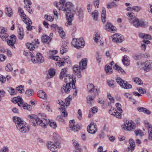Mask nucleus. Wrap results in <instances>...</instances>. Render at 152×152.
Returning <instances> with one entry per match:
<instances>
[{
    "label": "nucleus",
    "instance_id": "37",
    "mask_svg": "<svg viewBox=\"0 0 152 152\" xmlns=\"http://www.w3.org/2000/svg\"><path fill=\"white\" fill-rule=\"evenodd\" d=\"M88 90L90 92H93L94 90V86L92 84H89L87 85Z\"/></svg>",
    "mask_w": 152,
    "mask_h": 152
},
{
    "label": "nucleus",
    "instance_id": "26",
    "mask_svg": "<svg viewBox=\"0 0 152 152\" xmlns=\"http://www.w3.org/2000/svg\"><path fill=\"white\" fill-rule=\"evenodd\" d=\"M121 87L125 89H130L132 88V86L127 81H124L123 84L121 86Z\"/></svg>",
    "mask_w": 152,
    "mask_h": 152
},
{
    "label": "nucleus",
    "instance_id": "14",
    "mask_svg": "<svg viewBox=\"0 0 152 152\" xmlns=\"http://www.w3.org/2000/svg\"><path fill=\"white\" fill-rule=\"evenodd\" d=\"M105 29L110 32H115L116 31V28L109 22H107L105 26Z\"/></svg>",
    "mask_w": 152,
    "mask_h": 152
},
{
    "label": "nucleus",
    "instance_id": "20",
    "mask_svg": "<svg viewBox=\"0 0 152 152\" xmlns=\"http://www.w3.org/2000/svg\"><path fill=\"white\" fill-rule=\"evenodd\" d=\"M129 142L130 144V147H128L127 148V150L128 151H131L132 152L134 150L135 148V144L134 140L130 139L129 141Z\"/></svg>",
    "mask_w": 152,
    "mask_h": 152
},
{
    "label": "nucleus",
    "instance_id": "55",
    "mask_svg": "<svg viewBox=\"0 0 152 152\" xmlns=\"http://www.w3.org/2000/svg\"><path fill=\"white\" fill-rule=\"evenodd\" d=\"M71 100V98H70L69 97H67L65 99V102L66 103V106L69 105L70 102Z\"/></svg>",
    "mask_w": 152,
    "mask_h": 152
},
{
    "label": "nucleus",
    "instance_id": "46",
    "mask_svg": "<svg viewBox=\"0 0 152 152\" xmlns=\"http://www.w3.org/2000/svg\"><path fill=\"white\" fill-rule=\"evenodd\" d=\"M24 8L26 9V10L30 13H32L33 12L32 9L30 7L29 5L26 4L24 6Z\"/></svg>",
    "mask_w": 152,
    "mask_h": 152
},
{
    "label": "nucleus",
    "instance_id": "31",
    "mask_svg": "<svg viewBox=\"0 0 152 152\" xmlns=\"http://www.w3.org/2000/svg\"><path fill=\"white\" fill-rule=\"evenodd\" d=\"M113 68L114 69L117 70L119 73H121L123 74L125 73V72L121 68L117 65L116 64L115 65Z\"/></svg>",
    "mask_w": 152,
    "mask_h": 152
},
{
    "label": "nucleus",
    "instance_id": "48",
    "mask_svg": "<svg viewBox=\"0 0 152 152\" xmlns=\"http://www.w3.org/2000/svg\"><path fill=\"white\" fill-rule=\"evenodd\" d=\"M134 132L137 136H142L144 135L143 133L140 130H136Z\"/></svg>",
    "mask_w": 152,
    "mask_h": 152
},
{
    "label": "nucleus",
    "instance_id": "13",
    "mask_svg": "<svg viewBox=\"0 0 152 152\" xmlns=\"http://www.w3.org/2000/svg\"><path fill=\"white\" fill-rule=\"evenodd\" d=\"M75 121L74 120L70 121L69 122V126L71 129L74 132H76L80 129V126L78 124L75 125Z\"/></svg>",
    "mask_w": 152,
    "mask_h": 152
},
{
    "label": "nucleus",
    "instance_id": "38",
    "mask_svg": "<svg viewBox=\"0 0 152 152\" xmlns=\"http://www.w3.org/2000/svg\"><path fill=\"white\" fill-rule=\"evenodd\" d=\"M133 80L134 82L138 85H141L142 84V82L141 80L138 77L133 78Z\"/></svg>",
    "mask_w": 152,
    "mask_h": 152
},
{
    "label": "nucleus",
    "instance_id": "45",
    "mask_svg": "<svg viewBox=\"0 0 152 152\" xmlns=\"http://www.w3.org/2000/svg\"><path fill=\"white\" fill-rule=\"evenodd\" d=\"M116 80L117 83L120 86L123 84V83L124 82V80H123L121 78L119 77H117L116 79Z\"/></svg>",
    "mask_w": 152,
    "mask_h": 152
},
{
    "label": "nucleus",
    "instance_id": "10",
    "mask_svg": "<svg viewBox=\"0 0 152 152\" xmlns=\"http://www.w3.org/2000/svg\"><path fill=\"white\" fill-rule=\"evenodd\" d=\"M123 127L128 131H131L135 129V125L134 122L132 121H126L124 125H122Z\"/></svg>",
    "mask_w": 152,
    "mask_h": 152
},
{
    "label": "nucleus",
    "instance_id": "35",
    "mask_svg": "<svg viewBox=\"0 0 152 152\" xmlns=\"http://www.w3.org/2000/svg\"><path fill=\"white\" fill-rule=\"evenodd\" d=\"M55 74V71L54 69H50L49 71V75H47L48 77L50 78L54 76Z\"/></svg>",
    "mask_w": 152,
    "mask_h": 152
},
{
    "label": "nucleus",
    "instance_id": "3",
    "mask_svg": "<svg viewBox=\"0 0 152 152\" xmlns=\"http://www.w3.org/2000/svg\"><path fill=\"white\" fill-rule=\"evenodd\" d=\"M74 6L71 2H68L66 3L65 7L64 8L63 6L59 7V10H62L66 12V19H71L74 16L72 12H75Z\"/></svg>",
    "mask_w": 152,
    "mask_h": 152
},
{
    "label": "nucleus",
    "instance_id": "6",
    "mask_svg": "<svg viewBox=\"0 0 152 152\" xmlns=\"http://www.w3.org/2000/svg\"><path fill=\"white\" fill-rule=\"evenodd\" d=\"M23 100L20 97H15L13 98L12 102L14 103H17L20 107H22L24 109L30 111L32 108L30 105H28L26 103H23Z\"/></svg>",
    "mask_w": 152,
    "mask_h": 152
},
{
    "label": "nucleus",
    "instance_id": "53",
    "mask_svg": "<svg viewBox=\"0 0 152 152\" xmlns=\"http://www.w3.org/2000/svg\"><path fill=\"white\" fill-rule=\"evenodd\" d=\"M61 116L60 115L58 116L57 117V119L59 122L63 123L64 122V118L63 117H64L62 115Z\"/></svg>",
    "mask_w": 152,
    "mask_h": 152
},
{
    "label": "nucleus",
    "instance_id": "50",
    "mask_svg": "<svg viewBox=\"0 0 152 152\" xmlns=\"http://www.w3.org/2000/svg\"><path fill=\"white\" fill-rule=\"evenodd\" d=\"M96 61L99 63H100L101 62V58L100 57V56L99 55V52H96Z\"/></svg>",
    "mask_w": 152,
    "mask_h": 152
},
{
    "label": "nucleus",
    "instance_id": "18",
    "mask_svg": "<svg viewBox=\"0 0 152 152\" xmlns=\"http://www.w3.org/2000/svg\"><path fill=\"white\" fill-rule=\"evenodd\" d=\"M144 122L145 125L149 132V139L152 140V125L150 124L148 121H145Z\"/></svg>",
    "mask_w": 152,
    "mask_h": 152
},
{
    "label": "nucleus",
    "instance_id": "57",
    "mask_svg": "<svg viewBox=\"0 0 152 152\" xmlns=\"http://www.w3.org/2000/svg\"><path fill=\"white\" fill-rule=\"evenodd\" d=\"M23 21L28 25H31L32 23L31 20H24Z\"/></svg>",
    "mask_w": 152,
    "mask_h": 152
},
{
    "label": "nucleus",
    "instance_id": "15",
    "mask_svg": "<svg viewBox=\"0 0 152 152\" xmlns=\"http://www.w3.org/2000/svg\"><path fill=\"white\" fill-rule=\"evenodd\" d=\"M121 35L117 34H114L112 36V40L113 42L120 43L124 40V37Z\"/></svg>",
    "mask_w": 152,
    "mask_h": 152
},
{
    "label": "nucleus",
    "instance_id": "12",
    "mask_svg": "<svg viewBox=\"0 0 152 152\" xmlns=\"http://www.w3.org/2000/svg\"><path fill=\"white\" fill-rule=\"evenodd\" d=\"M87 130L88 132L90 133L91 134L95 133L97 130L96 124L94 123H91L88 126Z\"/></svg>",
    "mask_w": 152,
    "mask_h": 152
},
{
    "label": "nucleus",
    "instance_id": "36",
    "mask_svg": "<svg viewBox=\"0 0 152 152\" xmlns=\"http://www.w3.org/2000/svg\"><path fill=\"white\" fill-rule=\"evenodd\" d=\"M48 124L53 129H56L57 127L56 122L52 120H49Z\"/></svg>",
    "mask_w": 152,
    "mask_h": 152
},
{
    "label": "nucleus",
    "instance_id": "27",
    "mask_svg": "<svg viewBox=\"0 0 152 152\" xmlns=\"http://www.w3.org/2000/svg\"><path fill=\"white\" fill-rule=\"evenodd\" d=\"M68 47L66 44H63L60 48L61 53L62 54H63L68 50Z\"/></svg>",
    "mask_w": 152,
    "mask_h": 152
},
{
    "label": "nucleus",
    "instance_id": "51",
    "mask_svg": "<svg viewBox=\"0 0 152 152\" xmlns=\"http://www.w3.org/2000/svg\"><path fill=\"white\" fill-rule=\"evenodd\" d=\"M116 111V110L114 108H111V109L109 111V113L111 115H115L116 113L115 111Z\"/></svg>",
    "mask_w": 152,
    "mask_h": 152
},
{
    "label": "nucleus",
    "instance_id": "2",
    "mask_svg": "<svg viewBox=\"0 0 152 152\" xmlns=\"http://www.w3.org/2000/svg\"><path fill=\"white\" fill-rule=\"evenodd\" d=\"M28 117L30 118L29 121L32 125H40L42 127L45 128L48 125V121L46 119H40L34 115H29Z\"/></svg>",
    "mask_w": 152,
    "mask_h": 152
},
{
    "label": "nucleus",
    "instance_id": "1",
    "mask_svg": "<svg viewBox=\"0 0 152 152\" xmlns=\"http://www.w3.org/2000/svg\"><path fill=\"white\" fill-rule=\"evenodd\" d=\"M67 72V68H66L63 69L61 70L60 75V79H62L64 77V81L66 83L72 84V88L74 89L75 88L76 78L73 77L71 75L66 74Z\"/></svg>",
    "mask_w": 152,
    "mask_h": 152
},
{
    "label": "nucleus",
    "instance_id": "4",
    "mask_svg": "<svg viewBox=\"0 0 152 152\" xmlns=\"http://www.w3.org/2000/svg\"><path fill=\"white\" fill-rule=\"evenodd\" d=\"M13 120L18 129L20 132L25 133L29 131V128L25 126L24 122L20 118L15 116L13 117Z\"/></svg>",
    "mask_w": 152,
    "mask_h": 152
},
{
    "label": "nucleus",
    "instance_id": "28",
    "mask_svg": "<svg viewBox=\"0 0 152 152\" xmlns=\"http://www.w3.org/2000/svg\"><path fill=\"white\" fill-rule=\"evenodd\" d=\"M7 90L11 95H14L16 94L17 91L15 89L11 87H7Z\"/></svg>",
    "mask_w": 152,
    "mask_h": 152
},
{
    "label": "nucleus",
    "instance_id": "63",
    "mask_svg": "<svg viewBox=\"0 0 152 152\" xmlns=\"http://www.w3.org/2000/svg\"><path fill=\"white\" fill-rule=\"evenodd\" d=\"M77 113L78 114V118L80 120L82 117V112L80 109H79Z\"/></svg>",
    "mask_w": 152,
    "mask_h": 152
},
{
    "label": "nucleus",
    "instance_id": "17",
    "mask_svg": "<svg viewBox=\"0 0 152 152\" xmlns=\"http://www.w3.org/2000/svg\"><path fill=\"white\" fill-rule=\"evenodd\" d=\"M47 146L48 148L52 151V152H54L57 150V146L52 142H48L47 143Z\"/></svg>",
    "mask_w": 152,
    "mask_h": 152
},
{
    "label": "nucleus",
    "instance_id": "34",
    "mask_svg": "<svg viewBox=\"0 0 152 152\" xmlns=\"http://www.w3.org/2000/svg\"><path fill=\"white\" fill-rule=\"evenodd\" d=\"M105 70L106 73L108 74H111L113 71L112 68L109 65H106Z\"/></svg>",
    "mask_w": 152,
    "mask_h": 152
},
{
    "label": "nucleus",
    "instance_id": "56",
    "mask_svg": "<svg viewBox=\"0 0 152 152\" xmlns=\"http://www.w3.org/2000/svg\"><path fill=\"white\" fill-rule=\"evenodd\" d=\"M63 59H64L65 62H66L67 64H70V61L69 58V57L68 56H66L65 58H63Z\"/></svg>",
    "mask_w": 152,
    "mask_h": 152
},
{
    "label": "nucleus",
    "instance_id": "39",
    "mask_svg": "<svg viewBox=\"0 0 152 152\" xmlns=\"http://www.w3.org/2000/svg\"><path fill=\"white\" fill-rule=\"evenodd\" d=\"M9 36V35L5 32L2 34H0V37L3 41H6Z\"/></svg>",
    "mask_w": 152,
    "mask_h": 152
},
{
    "label": "nucleus",
    "instance_id": "8",
    "mask_svg": "<svg viewBox=\"0 0 152 152\" xmlns=\"http://www.w3.org/2000/svg\"><path fill=\"white\" fill-rule=\"evenodd\" d=\"M34 52H32L30 53L31 61L34 63H40L44 61V58L41 54L37 53L35 56H34Z\"/></svg>",
    "mask_w": 152,
    "mask_h": 152
},
{
    "label": "nucleus",
    "instance_id": "60",
    "mask_svg": "<svg viewBox=\"0 0 152 152\" xmlns=\"http://www.w3.org/2000/svg\"><path fill=\"white\" fill-rule=\"evenodd\" d=\"M5 91L2 89L0 90V101H1V97L4 96Z\"/></svg>",
    "mask_w": 152,
    "mask_h": 152
},
{
    "label": "nucleus",
    "instance_id": "24",
    "mask_svg": "<svg viewBox=\"0 0 152 152\" xmlns=\"http://www.w3.org/2000/svg\"><path fill=\"white\" fill-rule=\"evenodd\" d=\"M18 12L22 19H27L26 15L25 14L24 11L22 8L20 7L18 8Z\"/></svg>",
    "mask_w": 152,
    "mask_h": 152
},
{
    "label": "nucleus",
    "instance_id": "30",
    "mask_svg": "<svg viewBox=\"0 0 152 152\" xmlns=\"http://www.w3.org/2000/svg\"><path fill=\"white\" fill-rule=\"evenodd\" d=\"M37 95L39 97L42 99H44L46 97L45 92L42 90H40L37 92Z\"/></svg>",
    "mask_w": 152,
    "mask_h": 152
},
{
    "label": "nucleus",
    "instance_id": "54",
    "mask_svg": "<svg viewBox=\"0 0 152 152\" xmlns=\"http://www.w3.org/2000/svg\"><path fill=\"white\" fill-rule=\"evenodd\" d=\"M141 7L139 6L133 7V10L136 12H138L141 10Z\"/></svg>",
    "mask_w": 152,
    "mask_h": 152
},
{
    "label": "nucleus",
    "instance_id": "22",
    "mask_svg": "<svg viewBox=\"0 0 152 152\" xmlns=\"http://www.w3.org/2000/svg\"><path fill=\"white\" fill-rule=\"evenodd\" d=\"M72 141L76 150L74 152H83L79 144L77 142V141L75 140H73Z\"/></svg>",
    "mask_w": 152,
    "mask_h": 152
},
{
    "label": "nucleus",
    "instance_id": "21",
    "mask_svg": "<svg viewBox=\"0 0 152 152\" xmlns=\"http://www.w3.org/2000/svg\"><path fill=\"white\" fill-rule=\"evenodd\" d=\"M52 38L46 35H42L41 37V40L44 43L48 44L51 41Z\"/></svg>",
    "mask_w": 152,
    "mask_h": 152
},
{
    "label": "nucleus",
    "instance_id": "25",
    "mask_svg": "<svg viewBox=\"0 0 152 152\" xmlns=\"http://www.w3.org/2000/svg\"><path fill=\"white\" fill-rule=\"evenodd\" d=\"M5 13L9 17L12 16L13 12L11 8L10 7H7L6 8L5 10Z\"/></svg>",
    "mask_w": 152,
    "mask_h": 152
},
{
    "label": "nucleus",
    "instance_id": "9",
    "mask_svg": "<svg viewBox=\"0 0 152 152\" xmlns=\"http://www.w3.org/2000/svg\"><path fill=\"white\" fill-rule=\"evenodd\" d=\"M130 22L136 27L139 26L145 27L147 25V23L144 22L141 20H129Z\"/></svg>",
    "mask_w": 152,
    "mask_h": 152
},
{
    "label": "nucleus",
    "instance_id": "43",
    "mask_svg": "<svg viewBox=\"0 0 152 152\" xmlns=\"http://www.w3.org/2000/svg\"><path fill=\"white\" fill-rule=\"evenodd\" d=\"M137 89L139 92L142 94H144L146 93V91L145 89L140 87H138L137 88Z\"/></svg>",
    "mask_w": 152,
    "mask_h": 152
},
{
    "label": "nucleus",
    "instance_id": "61",
    "mask_svg": "<svg viewBox=\"0 0 152 152\" xmlns=\"http://www.w3.org/2000/svg\"><path fill=\"white\" fill-rule=\"evenodd\" d=\"M122 112H118L116 110V111H115V113L116 114L115 115H114V116H116L117 118H120L121 116V113Z\"/></svg>",
    "mask_w": 152,
    "mask_h": 152
},
{
    "label": "nucleus",
    "instance_id": "47",
    "mask_svg": "<svg viewBox=\"0 0 152 152\" xmlns=\"http://www.w3.org/2000/svg\"><path fill=\"white\" fill-rule=\"evenodd\" d=\"M100 38V36L99 33L97 32L95 35V37L94 38V39L95 42H97L98 40L99 41Z\"/></svg>",
    "mask_w": 152,
    "mask_h": 152
},
{
    "label": "nucleus",
    "instance_id": "44",
    "mask_svg": "<svg viewBox=\"0 0 152 152\" xmlns=\"http://www.w3.org/2000/svg\"><path fill=\"white\" fill-rule=\"evenodd\" d=\"M23 88L24 86L20 85L16 88V90L18 91L20 93L22 94L24 91V90Z\"/></svg>",
    "mask_w": 152,
    "mask_h": 152
},
{
    "label": "nucleus",
    "instance_id": "7",
    "mask_svg": "<svg viewBox=\"0 0 152 152\" xmlns=\"http://www.w3.org/2000/svg\"><path fill=\"white\" fill-rule=\"evenodd\" d=\"M71 44L74 47L78 49L83 48L85 45L84 41L81 37L78 39L73 38Z\"/></svg>",
    "mask_w": 152,
    "mask_h": 152
},
{
    "label": "nucleus",
    "instance_id": "64",
    "mask_svg": "<svg viewBox=\"0 0 152 152\" xmlns=\"http://www.w3.org/2000/svg\"><path fill=\"white\" fill-rule=\"evenodd\" d=\"M6 57L4 54H0V61H4Z\"/></svg>",
    "mask_w": 152,
    "mask_h": 152
},
{
    "label": "nucleus",
    "instance_id": "5",
    "mask_svg": "<svg viewBox=\"0 0 152 152\" xmlns=\"http://www.w3.org/2000/svg\"><path fill=\"white\" fill-rule=\"evenodd\" d=\"M87 59L86 58H83L80 62V66L75 65L73 67V70L74 73L79 77H81V71L85 69L86 67Z\"/></svg>",
    "mask_w": 152,
    "mask_h": 152
},
{
    "label": "nucleus",
    "instance_id": "16",
    "mask_svg": "<svg viewBox=\"0 0 152 152\" xmlns=\"http://www.w3.org/2000/svg\"><path fill=\"white\" fill-rule=\"evenodd\" d=\"M71 85L70 84H66L64 85L62 87L61 91L62 93L68 94L69 93L71 89Z\"/></svg>",
    "mask_w": 152,
    "mask_h": 152
},
{
    "label": "nucleus",
    "instance_id": "52",
    "mask_svg": "<svg viewBox=\"0 0 152 152\" xmlns=\"http://www.w3.org/2000/svg\"><path fill=\"white\" fill-rule=\"evenodd\" d=\"M115 106L117 108L118 111L119 112H122V110L121 108V105L118 103H117L115 104Z\"/></svg>",
    "mask_w": 152,
    "mask_h": 152
},
{
    "label": "nucleus",
    "instance_id": "29",
    "mask_svg": "<svg viewBox=\"0 0 152 152\" xmlns=\"http://www.w3.org/2000/svg\"><path fill=\"white\" fill-rule=\"evenodd\" d=\"M128 57L125 56L123 57L122 62L126 66H128L130 64V61Z\"/></svg>",
    "mask_w": 152,
    "mask_h": 152
},
{
    "label": "nucleus",
    "instance_id": "49",
    "mask_svg": "<svg viewBox=\"0 0 152 152\" xmlns=\"http://www.w3.org/2000/svg\"><path fill=\"white\" fill-rule=\"evenodd\" d=\"M98 12L97 10H95L92 13V16L94 18L97 19L98 18Z\"/></svg>",
    "mask_w": 152,
    "mask_h": 152
},
{
    "label": "nucleus",
    "instance_id": "33",
    "mask_svg": "<svg viewBox=\"0 0 152 152\" xmlns=\"http://www.w3.org/2000/svg\"><path fill=\"white\" fill-rule=\"evenodd\" d=\"M16 42L13 41L11 40L7 39V43L8 45L11 47L12 48H15L14 44Z\"/></svg>",
    "mask_w": 152,
    "mask_h": 152
},
{
    "label": "nucleus",
    "instance_id": "40",
    "mask_svg": "<svg viewBox=\"0 0 152 152\" xmlns=\"http://www.w3.org/2000/svg\"><path fill=\"white\" fill-rule=\"evenodd\" d=\"M26 45L28 49H29L30 50H33L35 48L34 44L32 43H27L26 44Z\"/></svg>",
    "mask_w": 152,
    "mask_h": 152
},
{
    "label": "nucleus",
    "instance_id": "11",
    "mask_svg": "<svg viewBox=\"0 0 152 152\" xmlns=\"http://www.w3.org/2000/svg\"><path fill=\"white\" fill-rule=\"evenodd\" d=\"M57 102L58 104H59L61 106V107L58 109L59 111L61 112V115L64 117H66L67 116L68 114L67 112L65 109V106L64 104L65 103L64 102L61 101V100H58Z\"/></svg>",
    "mask_w": 152,
    "mask_h": 152
},
{
    "label": "nucleus",
    "instance_id": "62",
    "mask_svg": "<svg viewBox=\"0 0 152 152\" xmlns=\"http://www.w3.org/2000/svg\"><path fill=\"white\" fill-rule=\"evenodd\" d=\"M1 152H9L8 148L6 146H4L1 149Z\"/></svg>",
    "mask_w": 152,
    "mask_h": 152
},
{
    "label": "nucleus",
    "instance_id": "42",
    "mask_svg": "<svg viewBox=\"0 0 152 152\" xmlns=\"http://www.w3.org/2000/svg\"><path fill=\"white\" fill-rule=\"evenodd\" d=\"M33 91L31 89H29L27 90L25 92V94L28 96H30L34 94Z\"/></svg>",
    "mask_w": 152,
    "mask_h": 152
},
{
    "label": "nucleus",
    "instance_id": "32",
    "mask_svg": "<svg viewBox=\"0 0 152 152\" xmlns=\"http://www.w3.org/2000/svg\"><path fill=\"white\" fill-rule=\"evenodd\" d=\"M107 83L110 87L114 88L116 87L115 82L113 80H110L107 81Z\"/></svg>",
    "mask_w": 152,
    "mask_h": 152
},
{
    "label": "nucleus",
    "instance_id": "59",
    "mask_svg": "<svg viewBox=\"0 0 152 152\" xmlns=\"http://www.w3.org/2000/svg\"><path fill=\"white\" fill-rule=\"evenodd\" d=\"M6 80V78L2 75H0V81L2 83H4Z\"/></svg>",
    "mask_w": 152,
    "mask_h": 152
},
{
    "label": "nucleus",
    "instance_id": "19",
    "mask_svg": "<svg viewBox=\"0 0 152 152\" xmlns=\"http://www.w3.org/2000/svg\"><path fill=\"white\" fill-rule=\"evenodd\" d=\"M151 60L146 61L145 63L141 64H140L142 66V67H139L140 68H144V70L148 72L150 69V64Z\"/></svg>",
    "mask_w": 152,
    "mask_h": 152
},
{
    "label": "nucleus",
    "instance_id": "58",
    "mask_svg": "<svg viewBox=\"0 0 152 152\" xmlns=\"http://www.w3.org/2000/svg\"><path fill=\"white\" fill-rule=\"evenodd\" d=\"M107 97L111 101V102H114V99L111 95V94H107Z\"/></svg>",
    "mask_w": 152,
    "mask_h": 152
},
{
    "label": "nucleus",
    "instance_id": "41",
    "mask_svg": "<svg viewBox=\"0 0 152 152\" xmlns=\"http://www.w3.org/2000/svg\"><path fill=\"white\" fill-rule=\"evenodd\" d=\"M5 70L8 72H10L13 70V68L12 67L11 64L8 63L7 64L5 67Z\"/></svg>",
    "mask_w": 152,
    "mask_h": 152
},
{
    "label": "nucleus",
    "instance_id": "23",
    "mask_svg": "<svg viewBox=\"0 0 152 152\" xmlns=\"http://www.w3.org/2000/svg\"><path fill=\"white\" fill-rule=\"evenodd\" d=\"M18 38L20 39H22L24 36V33L23 30L22 28H19L18 31Z\"/></svg>",
    "mask_w": 152,
    "mask_h": 152
}]
</instances>
